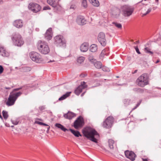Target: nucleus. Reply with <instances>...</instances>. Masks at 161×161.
I'll return each mask as SVG.
<instances>
[{
	"mask_svg": "<svg viewBox=\"0 0 161 161\" xmlns=\"http://www.w3.org/2000/svg\"><path fill=\"white\" fill-rule=\"evenodd\" d=\"M82 132L84 136L89 139L95 142H97V140L94 137V136L98 135L97 132L91 127H87L82 130Z\"/></svg>",
	"mask_w": 161,
	"mask_h": 161,
	"instance_id": "1",
	"label": "nucleus"
},
{
	"mask_svg": "<svg viewBox=\"0 0 161 161\" xmlns=\"http://www.w3.org/2000/svg\"><path fill=\"white\" fill-rule=\"evenodd\" d=\"M38 50L41 53L46 54L50 52V49L47 43L44 41L39 40L36 44Z\"/></svg>",
	"mask_w": 161,
	"mask_h": 161,
	"instance_id": "2",
	"label": "nucleus"
},
{
	"mask_svg": "<svg viewBox=\"0 0 161 161\" xmlns=\"http://www.w3.org/2000/svg\"><path fill=\"white\" fill-rule=\"evenodd\" d=\"M13 44L17 46H21L24 43L21 35L18 33L14 32L11 36Z\"/></svg>",
	"mask_w": 161,
	"mask_h": 161,
	"instance_id": "3",
	"label": "nucleus"
},
{
	"mask_svg": "<svg viewBox=\"0 0 161 161\" xmlns=\"http://www.w3.org/2000/svg\"><path fill=\"white\" fill-rule=\"evenodd\" d=\"M134 9L132 6L128 5H124L120 8V10L122 14L125 17L130 16L134 11Z\"/></svg>",
	"mask_w": 161,
	"mask_h": 161,
	"instance_id": "4",
	"label": "nucleus"
},
{
	"mask_svg": "<svg viewBox=\"0 0 161 161\" xmlns=\"http://www.w3.org/2000/svg\"><path fill=\"white\" fill-rule=\"evenodd\" d=\"M22 94V92H21L16 93L11 92L6 103V104L8 106L14 105L18 97Z\"/></svg>",
	"mask_w": 161,
	"mask_h": 161,
	"instance_id": "5",
	"label": "nucleus"
},
{
	"mask_svg": "<svg viewBox=\"0 0 161 161\" xmlns=\"http://www.w3.org/2000/svg\"><path fill=\"white\" fill-rule=\"evenodd\" d=\"M54 43L58 47L65 48L66 47V41L64 37L61 35H58L54 38Z\"/></svg>",
	"mask_w": 161,
	"mask_h": 161,
	"instance_id": "6",
	"label": "nucleus"
},
{
	"mask_svg": "<svg viewBox=\"0 0 161 161\" xmlns=\"http://www.w3.org/2000/svg\"><path fill=\"white\" fill-rule=\"evenodd\" d=\"M136 84L141 87H143L148 84V80L147 75L143 74L140 76L136 80Z\"/></svg>",
	"mask_w": 161,
	"mask_h": 161,
	"instance_id": "7",
	"label": "nucleus"
},
{
	"mask_svg": "<svg viewBox=\"0 0 161 161\" xmlns=\"http://www.w3.org/2000/svg\"><path fill=\"white\" fill-rule=\"evenodd\" d=\"M29 56L32 60L36 63H40L43 60L41 56L36 52H30Z\"/></svg>",
	"mask_w": 161,
	"mask_h": 161,
	"instance_id": "8",
	"label": "nucleus"
},
{
	"mask_svg": "<svg viewBox=\"0 0 161 161\" xmlns=\"http://www.w3.org/2000/svg\"><path fill=\"white\" fill-rule=\"evenodd\" d=\"M114 120V118L112 116L108 117L103 121V126L105 128H109L112 127Z\"/></svg>",
	"mask_w": 161,
	"mask_h": 161,
	"instance_id": "9",
	"label": "nucleus"
},
{
	"mask_svg": "<svg viewBox=\"0 0 161 161\" xmlns=\"http://www.w3.org/2000/svg\"><path fill=\"white\" fill-rule=\"evenodd\" d=\"M97 40L102 46H105L106 45L107 42L104 33L103 32H100L98 35Z\"/></svg>",
	"mask_w": 161,
	"mask_h": 161,
	"instance_id": "10",
	"label": "nucleus"
},
{
	"mask_svg": "<svg viewBox=\"0 0 161 161\" xmlns=\"http://www.w3.org/2000/svg\"><path fill=\"white\" fill-rule=\"evenodd\" d=\"M84 122L83 118L79 116L76 120L74 124V126L76 129H78L79 127H82L84 125Z\"/></svg>",
	"mask_w": 161,
	"mask_h": 161,
	"instance_id": "11",
	"label": "nucleus"
},
{
	"mask_svg": "<svg viewBox=\"0 0 161 161\" xmlns=\"http://www.w3.org/2000/svg\"><path fill=\"white\" fill-rule=\"evenodd\" d=\"M125 157L132 161L135 160L136 156L135 153L132 151H130L127 150L125 152Z\"/></svg>",
	"mask_w": 161,
	"mask_h": 161,
	"instance_id": "12",
	"label": "nucleus"
},
{
	"mask_svg": "<svg viewBox=\"0 0 161 161\" xmlns=\"http://www.w3.org/2000/svg\"><path fill=\"white\" fill-rule=\"evenodd\" d=\"M86 83L84 81L81 82L80 85L75 90V93L79 95L80 93L82 92L83 89L86 88L87 86L85 84Z\"/></svg>",
	"mask_w": 161,
	"mask_h": 161,
	"instance_id": "13",
	"label": "nucleus"
},
{
	"mask_svg": "<svg viewBox=\"0 0 161 161\" xmlns=\"http://www.w3.org/2000/svg\"><path fill=\"white\" fill-rule=\"evenodd\" d=\"M29 8H31V10L35 13H36L40 11L41 9V6L38 4L36 3L30 4Z\"/></svg>",
	"mask_w": 161,
	"mask_h": 161,
	"instance_id": "14",
	"label": "nucleus"
},
{
	"mask_svg": "<svg viewBox=\"0 0 161 161\" xmlns=\"http://www.w3.org/2000/svg\"><path fill=\"white\" fill-rule=\"evenodd\" d=\"M14 26L17 28H21L23 25V21L21 19H17L15 20L13 23Z\"/></svg>",
	"mask_w": 161,
	"mask_h": 161,
	"instance_id": "15",
	"label": "nucleus"
},
{
	"mask_svg": "<svg viewBox=\"0 0 161 161\" xmlns=\"http://www.w3.org/2000/svg\"><path fill=\"white\" fill-rule=\"evenodd\" d=\"M76 22L78 24L80 25H84L86 23V20L82 16H78L77 18Z\"/></svg>",
	"mask_w": 161,
	"mask_h": 161,
	"instance_id": "16",
	"label": "nucleus"
},
{
	"mask_svg": "<svg viewBox=\"0 0 161 161\" xmlns=\"http://www.w3.org/2000/svg\"><path fill=\"white\" fill-rule=\"evenodd\" d=\"M0 54L3 57H7L9 56V53L3 46L0 45Z\"/></svg>",
	"mask_w": 161,
	"mask_h": 161,
	"instance_id": "17",
	"label": "nucleus"
},
{
	"mask_svg": "<svg viewBox=\"0 0 161 161\" xmlns=\"http://www.w3.org/2000/svg\"><path fill=\"white\" fill-rule=\"evenodd\" d=\"M88 44L87 42L83 43L80 46V50L82 52H86L88 49Z\"/></svg>",
	"mask_w": 161,
	"mask_h": 161,
	"instance_id": "18",
	"label": "nucleus"
},
{
	"mask_svg": "<svg viewBox=\"0 0 161 161\" xmlns=\"http://www.w3.org/2000/svg\"><path fill=\"white\" fill-rule=\"evenodd\" d=\"M64 116L66 119H71L73 117L75 116V115L72 112H69L67 114H64Z\"/></svg>",
	"mask_w": 161,
	"mask_h": 161,
	"instance_id": "19",
	"label": "nucleus"
},
{
	"mask_svg": "<svg viewBox=\"0 0 161 161\" xmlns=\"http://www.w3.org/2000/svg\"><path fill=\"white\" fill-rule=\"evenodd\" d=\"M109 49L108 48H105L102 51L100 55V58L101 59H103L104 55L107 56L109 54Z\"/></svg>",
	"mask_w": 161,
	"mask_h": 161,
	"instance_id": "20",
	"label": "nucleus"
},
{
	"mask_svg": "<svg viewBox=\"0 0 161 161\" xmlns=\"http://www.w3.org/2000/svg\"><path fill=\"white\" fill-rule=\"evenodd\" d=\"M45 38L47 41L50 40V28H49L46 31L45 34Z\"/></svg>",
	"mask_w": 161,
	"mask_h": 161,
	"instance_id": "21",
	"label": "nucleus"
},
{
	"mask_svg": "<svg viewBox=\"0 0 161 161\" xmlns=\"http://www.w3.org/2000/svg\"><path fill=\"white\" fill-rule=\"evenodd\" d=\"M97 49V47L96 44H93L90 47V50L92 52H95Z\"/></svg>",
	"mask_w": 161,
	"mask_h": 161,
	"instance_id": "22",
	"label": "nucleus"
},
{
	"mask_svg": "<svg viewBox=\"0 0 161 161\" xmlns=\"http://www.w3.org/2000/svg\"><path fill=\"white\" fill-rule=\"evenodd\" d=\"M34 123L38 124L40 125H43L46 126H48V127L47 128V133H48L49 131V129L50 128V127L49 125H47L45 123H43L42 122H40L39 121H35L34 122Z\"/></svg>",
	"mask_w": 161,
	"mask_h": 161,
	"instance_id": "23",
	"label": "nucleus"
},
{
	"mask_svg": "<svg viewBox=\"0 0 161 161\" xmlns=\"http://www.w3.org/2000/svg\"><path fill=\"white\" fill-rule=\"evenodd\" d=\"M69 130L75 136L77 137L79 136H81V135L79 131H75L71 129H70Z\"/></svg>",
	"mask_w": 161,
	"mask_h": 161,
	"instance_id": "24",
	"label": "nucleus"
},
{
	"mask_svg": "<svg viewBox=\"0 0 161 161\" xmlns=\"http://www.w3.org/2000/svg\"><path fill=\"white\" fill-rule=\"evenodd\" d=\"M71 93V92H67L65 94L63 95L62 96L60 97L58 99V100L59 101H61L65 99L67 97L69 96Z\"/></svg>",
	"mask_w": 161,
	"mask_h": 161,
	"instance_id": "25",
	"label": "nucleus"
},
{
	"mask_svg": "<svg viewBox=\"0 0 161 161\" xmlns=\"http://www.w3.org/2000/svg\"><path fill=\"white\" fill-rule=\"evenodd\" d=\"M71 93V92H67L65 94L63 95L62 96L60 97L58 99V100L59 101H61L65 99L67 97L69 96Z\"/></svg>",
	"mask_w": 161,
	"mask_h": 161,
	"instance_id": "26",
	"label": "nucleus"
},
{
	"mask_svg": "<svg viewBox=\"0 0 161 161\" xmlns=\"http://www.w3.org/2000/svg\"><path fill=\"white\" fill-rule=\"evenodd\" d=\"M31 70V68L26 66L23 67L20 69V71L23 72H27L30 71Z\"/></svg>",
	"mask_w": 161,
	"mask_h": 161,
	"instance_id": "27",
	"label": "nucleus"
},
{
	"mask_svg": "<svg viewBox=\"0 0 161 161\" xmlns=\"http://www.w3.org/2000/svg\"><path fill=\"white\" fill-rule=\"evenodd\" d=\"M95 67L97 69H100L102 68V64L101 62L96 61L94 63Z\"/></svg>",
	"mask_w": 161,
	"mask_h": 161,
	"instance_id": "28",
	"label": "nucleus"
},
{
	"mask_svg": "<svg viewBox=\"0 0 161 161\" xmlns=\"http://www.w3.org/2000/svg\"><path fill=\"white\" fill-rule=\"evenodd\" d=\"M114 141L112 139L108 140V146L110 149H113L114 148Z\"/></svg>",
	"mask_w": 161,
	"mask_h": 161,
	"instance_id": "29",
	"label": "nucleus"
},
{
	"mask_svg": "<svg viewBox=\"0 0 161 161\" xmlns=\"http://www.w3.org/2000/svg\"><path fill=\"white\" fill-rule=\"evenodd\" d=\"M90 2L94 6L98 7L99 3L97 0H89Z\"/></svg>",
	"mask_w": 161,
	"mask_h": 161,
	"instance_id": "30",
	"label": "nucleus"
},
{
	"mask_svg": "<svg viewBox=\"0 0 161 161\" xmlns=\"http://www.w3.org/2000/svg\"><path fill=\"white\" fill-rule=\"evenodd\" d=\"M55 126L58 128L62 130L64 132L66 131V130H68V129L65 128L63 125L60 124H56Z\"/></svg>",
	"mask_w": 161,
	"mask_h": 161,
	"instance_id": "31",
	"label": "nucleus"
},
{
	"mask_svg": "<svg viewBox=\"0 0 161 161\" xmlns=\"http://www.w3.org/2000/svg\"><path fill=\"white\" fill-rule=\"evenodd\" d=\"M85 59V58L84 57H79L77 58V62L78 63L81 64L83 62Z\"/></svg>",
	"mask_w": 161,
	"mask_h": 161,
	"instance_id": "32",
	"label": "nucleus"
},
{
	"mask_svg": "<svg viewBox=\"0 0 161 161\" xmlns=\"http://www.w3.org/2000/svg\"><path fill=\"white\" fill-rule=\"evenodd\" d=\"M113 14L116 17H118L119 15V10L118 9H116L113 12Z\"/></svg>",
	"mask_w": 161,
	"mask_h": 161,
	"instance_id": "33",
	"label": "nucleus"
},
{
	"mask_svg": "<svg viewBox=\"0 0 161 161\" xmlns=\"http://www.w3.org/2000/svg\"><path fill=\"white\" fill-rule=\"evenodd\" d=\"M28 88V87L27 86H24L23 87H19V88H15V89H14L13 90V92H12L15 93L14 92L15 91H18L19 90L21 89H25L26 90V89H27Z\"/></svg>",
	"mask_w": 161,
	"mask_h": 161,
	"instance_id": "34",
	"label": "nucleus"
},
{
	"mask_svg": "<svg viewBox=\"0 0 161 161\" xmlns=\"http://www.w3.org/2000/svg\"><path fill=\"white\" fill-rule=\"evenodd\" d=\"M2 114L4 118L5 119H7L8 116L7 112L3 110L2 112Z\"/></svg>",
	"mask_w": 161,
	"mask_h": 161,
	"instance_id": "35",
	"label": "nucleus"
},
{
	"mask_svg": "<svg viewBox=\"0 0 161 161\" xmlns=\"http://www.w3.org/2000/svg\"><path fill=\"white\" fill-rule=\"evenodd\" d=\"M88 59L93 64L96 61V60L93 58L92 56L91 55L89 56Z\"/></svg>",
	"mask_w": 161,
	"mask_h": 161,
	"instance_id": "36",
	"label": "nucleus"
},
{
	"mask_svg": "<svg viewBox=\"0 0 161 161\" xmlns=\"http://www.w3.org/2000/svg\"><path fill=\"white\" fill-rule=\"evenodd\" d=\"M113 24L116 27L119 29H121L122 25L121 24L117 23L114 22L113 23Z\"/></svg>",
	"mask_w": 161,
	"mask_h": 161,
	"instance_id": "37",
	"label": "nucleus"
},
{
	"mask_svg": "<svg viewBox=\"0 0 161 161\" xmlns=\"http://www.w3.org/2000/svg\"><path fill=\"white\" fill-rule=\"evenodd\" d=\"M144 51L146 53H149L150 54H153V53L150 51V49L147 47H146L144 48Z\"/></svg>",
	"mask_w": 161,
	"mask_h": 161,
	"instance_id": "38",
	"label": "nucleus"
},
{
	"mask_svg": "<svg viewBox=\"0 0 161 161\" xmlns=\"http://www.w3.org/2000/svg\"><path fill=\"white\" fill-rule=\"evenodd\" d=\"M82 5L84 8H86L87 6L86 0H82Z\"/></svg>",
	"mask_w": 161,
	"mask_h": 161,
	"instance_id": "39",
	"label": "nucleus"
},
{
	"mask_svg": "<svg viewBox=\"0 0 161 161\" xmlns=\"http://www.w3.org/2000/svg\"><path fill=\"white\" fill-rule=\"evenodd\" d=\"M130 101L129 99H125L124 100V103L125 106H127L130 104Z\"/></svg>",
	"mask_w": 161,
	"mask_h": 161,
	"instance_id": "40",
	"label": "nucleus"
},
{
	"mask_svg": "<svg viewBox=\"0 0 161 161\" xmlns=\"http://www.w3.org/2000/svg\"><path fill=\"white\" fill-rule=\"evenodd\" d=\"M53 0H52V2H53ZM57 0H54V3H53L52 4H51V6H52L53 7H56L57 4V3L56 2V1Z\"/></svg>",
	"mask_w": 161,
	"mask_h": 161,
	"instance_id": "41",
	"label": "nucleus"
},
{
	"mask_svg": "<svg viewBox=\"0 0 161 161\" xmlns=\"http://www.w3.org/2000/svg\"><path fill=\"white\" fill-rule=\"evenodd\" d=\"M102 69L104 71H109V69L105 66H103L102 67Z\"/></svg>",
	"mask_w": 161,
	"mask_h": 161,
	"instance_id": "42",
	"label": "nucleus"
},
{
	"mask_svg": "<svg viewBox=\"0 0 161 161\" xmlns=\"http://www.w3.org/2000/svg\"><path fill=\"white\" fill-rule=\"evenodd\" d=\"M134 48L136 50V52L139 54H140L141 53L139 50V49H138V48L136 46V47H134Z\"/></svg>",
	"mask_w": 161,
	"mask_h": 161,
	"instance_id": "43",
	"label": "nucleus"
},
{
	"mask_svg": "<svg viewBox=\"0 0 161 161\" xmlns=\"http://www.w3.org/2000/svg\"><path fill=\"white\" fill-rule=\"evenodd\" d=\"M4 69L2 66L0 65V74H1L3 71Z\"/></svg>",
	"mask_w": 161,
	"mask_h": 161,
	"instance_id": "44",
	"label": "nucleus"
},
{
	"mask_svg": "<svg viewBox=\"0 0 161 161\" xmlns=\"http://www.w3.org/2000/svg\"><path fill=\"white\" fill-rule=\"evenodd\" d=\"M151 8H149V9H148L147 10V11L146 13L145 14H143V15H146L147 14H148L151 11Z\"/></svg>",
	"mask_w": 161,
	"mask_h": 161,
	"instance_id": "45",
	"label": "nucleus"
},
{
	"mask_svg": "<svg viewBox=\"0 0 161 161\" xmlns=\"http://www.w3.org/2000/svg\"><path fill=\"white\" fill-rule=\"evenodd\" d=\"M11 121L12 123L14 125H17L18 123V122L17 121H14L13 120H11Z\"/></svg>",
	"mask_w": 161,
	"mask_h": 161,
	"instance_id": "46",
	"label": "nucleus"
},
{
	"mask_svg": "<svg viewBox=\"0 0 161 161\" xmlns=\"http://www.w3.org/2000/svg\"><path fill=\"white\" fill-rule=\"evenodd\" d=\"M141 101H140L138 103L136 106V107L133 108V109H135L136 108L138 107L139 106V105H140V104L141 103Z\"/></svg>",
	"mask_w": 161,
	"mask_h": 161,
	"instance_id": "47",
	"label": "nucleus"
},
{
	"mask_svg": "<svg viewBox=\"0 0 161 161\" xmlns=\"http://www.w3.org/2000/svg\"><path fill=\"white\" fill-rule=\"evenodd\" d=\"M49 9H50V8H49V6H45L43 8V10H47Z\"/></svg>",
	"mask_w": 161,
	"mask_h": 161,
	"instance_id": "48",
	"label": "nucleus"
},
{
	"mask_svg": "<svg viewBox=\"0 0 161 161\" xmlns=\"http://www.w3.org/2000/svg\"><path fill=\"white\" fill-rule=\"evenodd\" d=\"M80 76L81 77H85L86 76V75L84 74H82L80 75Z\"/></svg>",
	"mask_w": 161,
	"mask_h": 161,
	"instance_id": "49",
	"label": "nucleus"
},
{
	"mask_svg": "<svg viewBox=\"0 0 161 161\" xmlns=\"http://www.w3.org/2000/svg\"><path fill=\"white\" fill-rule=\"evenodd\" d=\"M44 108L45 107L44 106H41L39 107L40 109L41 110H43Z\"/></svg>",
	"mask_w": 161,
	"mask_h": 161,
	"instance_id": "50",
	"label": "nucleus"
},
{
	"mask_svg": "<svg viewBox=\"0 0 161 161\" xmlns=\"http://www.w3.org/2000/svg\"><path fill=\"white\" fill-rule=\"evenodd\" d=\"M75 7V6L73 5H71L70 7V8H73L74 9Z\"/></svg>",
	"mask_w": 161,
	"mask_h": 161,
	"instance_id": "51",
	"label": "nucleus"
},
{
	"mask_svg": "<svg viewBox=\"0 0 161 161\" xmlns=\"http://www.w3.org/2000/svg\"><path fill=\"white\" fill-rule=\"evenodd\" d=\"M142 161H148V160L146 158H142Z\"/></svg>",
	"mask_w": 161,
	"mask_h": 161,
	"instance_id": "52",
	"label": "nucleus"
},
{
	"mask_svg": "<svg viewBox=\"0 0 161 161\" xmlns=\"http://www.w3.org/2000/svg\"><path fill=\"white\" fill-rule=\"evenodd\" d=\"M47 2L50 5V0H47Z\"/></svg>",
	"mask_w": 161,
	"mask_h": 161,
	"instance_id": "53",
	"label": "nucleus"
},
{
	"mask_svg": "<svg viewBox=\"0 0 161 161\" xmlns=\"http://www.w3.org/2000/svg\"><path fill=\"white\" fill-rule=\"evenodd\" d=\"M5 88L6 89H10L11 88L10 87H5Z\"/></svg>",
	"mask_w": 161,
	"mask_h": 161,
	"instance_id": "54",
	"label": "nucleus"
},
{
	"mask_svg": "<svg viewBox=\"0 0 161 161\" xmlns=\"http://www.w3.org/2000/svg\"><path fill=\"white\" fill-rule=\"evenodd\" d=\"M137 70H135V71H134V72H133V74H135V73H136V72H137Z\"/></svg>",
	"mask_w": 161,
	"mask_h": 161,
	"instance_id": "55",
	"label": "nucleus"
},
{
	"mask_svg": "<svg viewBox=\"0 0 161 161\" xmlns=\"http://www.w3.org/2000/svg\"><path fill=\"white\" fill-rule=\"evenodd\" d=\"M139 41H136V42H135L134 43H139Z\"/></svg>",
	"mask_w": 161,
	"mask_h": 161,
	"instance_id": "56",
	"label": "nucleus"
},
{
	"mask_svg": "<svg viewBox=\"0 0 161 161\" xmlns=\"http://www.w3.org/2000/svg\"><path fill=\"white\" fill-rule=\"evenodd\" d=\"M159 62V60H157L156 62H155V63L156 64H157Z\"/></svg>",
	"mask_w": 161,
	"mask_h": 161,
	"instance_id": "57",
	"label": "nucleus"
},
{
	"mask_svg": "<svg viewBox=\"0 0 161 161\" xmlns=\"http://www.w3.org/2000/svg\"><path fill=\"white\" fill-rule=\"evenodd\" d=\"M85 93V92H84L83 93L81 94V96H82H82H83L84 95V94Z\"/></svg>",
	"mask_w": 161,
	"mask_h": 161,
	"instance_id": "58",
	"label": "nucleus"
},
{
	"mask_svg": "<svg viewBox=\"0 0 161 161\" xmlns=\"http://www.w3.org/2000/svg\"><path fill=\"white\" fill-rule=\"evenodd\" d=\"M122 1H123V2H126V1H128V0H121Z\"/></svg>",
	"mask_w": 161,
	"mask_h": 161,
	"instance_id": "59",
	"label": "nucleus"
},
{
	"mask_svg": "<svg viewBox=\"0 0 161 161\" xmlns=\"http://www.w3.org/2000/svg\"><path fill=\"white\" fill-rule=\"evenodd\" d=\"M95 76H96V77H98V76H99V75H95Z\"/></svg>",
	"mask_w": 161,
	"mask_h": 161,
	"instance_id": "60",
	"label": "nucleus"
},
{
	"mask_svg": "<svg viewBox=\"0 0 161 161\" xmlns=\"http://www.w3.org/2000/svg\"><path fill=\"white\" fill-rule=\"evenodd\" d=\"M54 61H53H53H52V60H51V62H54Z\"/></svg>",
	"mask_w": 161,
	"mask_h": 161,
	"instance_id": "61",
	"label": "nucleus"
},
{
	"mask_svg": "<svg viewBox=\"0 0 161 161\" xmlns=\"http://www.w3.org/2000/svg\"><path fill=\"white\" fill-rule=\"evenodd\" d=\"M3 127L2 126H1L0 127Z\"/></svg>",
	"mask_w": 161,
	"mask_h": 161,
	"instance_id": "62",
	"label": "nucleus"
},
{
	"mask_svg": "<svg viewBox=\"0 0 161 161\" xmlns=\"http://www.w3.org/2000/svg\"><path fill=\"white\" fill-rule=\"evenodd\" d=\"M14 126H12L11 127H13Z\"/></svg>",
	"mask_w": 161,
	"mask_h": 161,
	"instance_id": "63",
	"label": "nucleus"
},
{
	"mask_svg": "<svg viewBox=\"0 0 161 161\" xmlns=\"http://www.w3.org/2000/svg\"><path fill=\"white\" fill-rule=\"evenodd\" d=\"M97 74L98 75H99V74H98V73Z\"/></svg>",
	"mask_w": 161,
	"mask_h": 161,
	"instance_id": "64",
	"label": "nucleus"
}]
</instances>
